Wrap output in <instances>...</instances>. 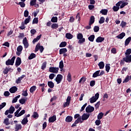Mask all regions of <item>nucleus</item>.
<instances>
[{
    "mask_svg": "<svg viewBox=\"0 0 131 131\" xmlns=\"http://www.w3.org/2000/svg\"><path fill=\"white\" fill-rule=\"evenodd\" d=\"M123 60L126 63H131V55H125V57L123 58Z\"/></svg>",
    "mask_w": 131,
    "mask_h": 131,
    "instance_id": "7",
    "label": "nucleus"
},
{
    "mask_svg": "<svg viewBox=\"0 0 131 131\" xmlns=\"http://www.w3.org/2000/svg\"><path fill=\"white\" fill-rule=\"evenodd\" d=\"M39 50L40 51V53H42V52H43V50H45L43 46H40V43L39 42L36 45L35 49V51L38 52Z\"/></svg>",
    "mask_w": 131,
    "mask_h": 131,
    "instance_id": "3",
    "label": "nucleus"
},
{
    "mask_svg": "<svg viewBox=\"0 0 131 131\" xmlns=\"http://www.w3.org/2000/svg\"><path fill=\"white\" fill-rule=\"evenodd\" d=\"M66 37L68 39H72V38H73V35H72L70 33H67L66 34Z\"/></svg>",
    "mask_w": 131,
    "mask_h": 131,
    "instance_id": "26",
    "label": "nucleus"
},
{
    "mask_svg": "<svg viewBox=\"0 0 131 131\" xmlns=\"http://www.w3.org/2000/svg\"><path fill=\"white\" fill-rule=\"evenodd\" d=\"M36 90V86H33L31 87L30 89V93H34V92H35V90Z\"/></svg>",
    "mask_w": 131,
    "mask_h": 131,
    "instance_id": "46",
    "label": "nucleus"
},
{
    "mask_svg": "<svg viewBox=\"0 0 131 131\" xmlns=\"http://www.w3.org/2000/svg\"><path fill=\"white\" fill-rule=\"evenodd\" d=\"M21 65V58L17 57L15 61V66H20Z\"/></svg>",
    "mask_w": 131,
    "mask_h": 131,
    "instance_id": "15",
    "label": "nucleus"
},
{
    "mask_svg": "<svg viewBox=\"0 0 131 131\" xmlns=\"http://www.w3.org/2000/svg\"><path fill=\"white\" fill-rule=\"evenodd\" d=\"M16 59V56H13L11 59H9L6 61V65L7 66H13L14 63H15V59Z\"/></svg>",
    "mask_w": 131,
    "mask_h": 131,
    "instance_id": "2",
    "label": "nucleus"
},
{
    "mask_svg": "<svg viewBox=\"0 0 131 131\" xmlns=\"http://www.w3.org/2000/svg\"><path fill=\"white\" fill-rule=\"evenodd\" d=\"M93 30L94 32H99V30H100V27L98 26H95L94 27Z\"/></svg>",
    "mask_w": 131,
    "mask_h": 131,
    "instance_id": "44",
    "label": "nucleus"
},
{
    "mask_svg": "<svg viewBox=\"0 0 131 131\" xmlns=\"http://www.w3.org/2000/svg\"><path fill=\"white\" fill-rule=\"evenodd\" d=\"M67 46V42L62 41L59 45V48H65Z\"/></svg>",
    "mask_w": 131,
    "mask_h": 131,
    "instance_id": "31",
    "label": "nucleus"
},
{
    "mask_svg": "<svg viewBox=\"0 0 131 131\" xmlns=\"http://www.w3.org/2000/svg\"><path fill=\"white\" fill-rule=\"evenodd\" d=\"M8 110L9 111L10 114H13L15 111V107L11 105Z\"/></svg>",
    "mask_w": 131,
    "mask_h": 131,
    "instance_id": "34",
    "label": "nucleus"
},
{
    "mask_svg": "<svg viewBox=\"0 0 131 131\" xmlns=\"http://www.w3.org/2000/svg\"><path fill=\"white\" fill-rule=\"evenodd\" d=\"M105 22V17L104 16H101L99 20V24H103Z\"/></svg>",
    "mask_w": 131,
    "mask_h": 131,
    "instance_id": "35",
    "label": "nucleus"
},
{
    "mask_svg": "<svg viewBox=\"0 0 131 131\" xmlns=\"http://www.w3.org/2000/svg\"><path fill=\"white\" fill-rule=\"evenodd\" d=\"M11 70H12L11 68L6 67L4 69L3 73L4 74H8V73H9V71H11Z\"/></svg>",
    "mask_w": 131,
    "mask_h": 131,
    "instance_id": "18",
    "label": "nucleus"
},
{
    "mask_svg": "<svg viewBox=\"0 0 131 131\" xmlns=\"http://www.w3.org/2000/svg\"><path fill=\"white\" fill-rule=\"evenodd\" d=\"M124 36H125V33L122 32L121 34H119L118 36H117V38H119V39H122Z\"/></svg>",
    "mask_w": 131,
    "mask_h": 131,
    "instance_id": "24",
    "label": "nucleus"
},
{
    "mask_svg": "<svg viewBox=\"0 0 131 131\" xmlns=\"http://www.w3.org/2000/svg\"><path fill=\"white\" fill-rule=\"evenodd\" d=\"M39 86L40 88H41V92H45V86H46V84L45 83L39 84Z\"/></svg>",
    "mask_w": 131,
    "mask_h": 131,
    "instance_id": "41",
    "label": "nucleus"
},
{
    "mask_svg": "<svg viewBox=\"0 0 131 131\" xmlns=\"http://www.w3.org/2000/svg\"><path fill=\"white\" fill-rule=\"evenodd\" d=\"M89 117H90V114H86L85 113H84L82 115V120L83 121L84 120H87V119H89Z\"/></svg>",
    "mask_w": 131,
    "mask_h": 131,
    "instance_id": "13",
    "label": "nucleus"
},
{
    "mask_svg": "<svg viewBox=\"0 0 131 131\" xmlns=\"http://www.w3.org/2000/svg\"><path fill=\"white\" fill-rule=\"evenodd\" d=\"M22 96H24V97H27V96H28L27 90H26L25 91H23Z\"/></svg>",
    "mask_w": 131,
    "mask_h": 131,
    "instance_id": "57",
    "label": "nucleus"
},
{
    "mask_svg": "<svg viewBox=\"0 0 131 131\" xmlns=\"http://www.w3.org/2000/svg\"><path fill=\"white\" fill-rule=\"evenodd\" d=\"M111 53H112V54H116V53H117V52L116 51V48H112L111 50Z\"/></svg>",
    "mask_w": 131,
    "mask_h": 131,
    "instance_id": "64",
    "label": "nucleus"
},
{
    "mask_svg": "<svg viewBox=\"0 0 131 131\" xmlns=\"http://www.w3.org/2000/svg\"><path fill=\"white\" fill-rule=\"evenodd\" d=\"M131 54V49H128L126 50V52L125 53V56L130 55Z\"/></svg>",
    "mask_w": 131,
    "mask_h": 131,
    "instance_id": "47",
    "label": "nucleus"
},
{
    "mask_svg": "<svg viewBox=\"0 0 131 131\" xmlns=\"http://www.w3.org/2000/svg\"><path fill=\"white\" fill-rule=\"evenodd\" d=\"M77 39H79L78 43L79 45H82V43L85 42V38H83V35H82V33H81L77 34Z\"/></svg>",
    "mask_w": 131,
    "mask_h": 131,
    "instance_id": "1",
    "label": "nucleus"
},
{
    "mask_svg": "<svg viewBox=\"0 0 131 131\" xmlns=\"http://www.w3.org/2000/svg\"><path fill=\"white\" fill-rule=\"evenodd\" d=\"M20 112L19 110H17L16 112L14 113V116L16 117H19V113Z\"/></svg>",
    "mask_w": 131,
    "mask_h": 131,
    "instance_id": "60",
    "label": "nucleus"
},
{
    "mask_svg": "<svg viewBox=\"0 0 131 131\" xmlns=\"http://www.w3.org/2000/svg\"><path fill=\"white\" fill-rule=\"evenodd\" d=\"M62 79H63V76L61 74H58L55 78V81H56L57 84H59L62 81Z\"/></svg>",
    "mask_w": 131,
    "mask_h": 131,
    "instance_id": "5",
    "label": "nucleus"
},
{
    "mask_svg": "<svg viewBox=\"0 0 131 131\" xmlns=\"http://www.w3.org/2000/svg\"><path fill=\"white\" fill-rule=\"evenodd\" d=\"M6 105H7L6 102L2 103V104H0V110H2V109H3V108L4 107H6Z\"/></svg>",
    "mask_w": 131,
    "mask_h": 131,
    "instance_id": "55",
    "label": "nucleus"
},
{
    "mask_svg": "<svg viewBox=\"0 0 131 131\" xmlns=\"http://www.w3.org/2000/svg\"><path fill=\"white\" fill-rule=\"evenodd\" d=\"M130 40H131L130 37H128L127 39H126V40L125 41V47H126V46H128V45H129V42H130Z\"/></svg>",
    "mask_w": 131,
    "mask_h": 131,
    "instance_id": "28",
    "label": "nucleus"
},
{
    "mask_svg": "<svg viewBox=\"0 0 131 131\" xmlns=\"http://www.w3.org/2000/svg\"><path fill=\"white\" fill-rule=\"evenodd\" d=\"M67 49L66 48H61L59 50V55H62V54H66L67 53Z\"/></svg>",
    "mask_w": 131,
    "mask_h": 131,
    "instance_id": "19",
    "label": "nucleus"
},
{
    "mask_svg": "<svg viewBox=\"0 0 131 131\" xmlns=\"http://www.w3.org/2000/svg\"><path fill=\"white\" fill-rule=\"evenodd\" d=\"M28 122V119L27 118V117H25L21 121V124H23V125H26Z\"/></svg>",
    "mask_w": 131,
    "mask_h": 131,
    "instance_id": "20",
    "label": "nucleus"
},
{
    "mask_svg": "<svg viewBox=\"0 0 131 131\" xmlns=\"http://www.w3.org/2000/svg\"><path fill=\"white\" fill-rule=\"evenodd\" d=\"M100 104H101L100 101L97 102V103L95 105V109L97 110L100 107Z\"/></svg>",
    "mask_w": 131,
    "mask_h": 131,
    "instance_id": "59",
    "label": "nucleus"
},
{
    "mask_svg": "<svg viewBox=\"0 0 131 131\" xmlns=\"http://www.w3.org/2000/svg\"><path fill=\"white\" fill-rule=\"evenodd\" d=\"M120 26L123 28L125 26H126V22H125L124 21H122L120 24Z\"/></svg>",
    "mask_w": 131,
    "mask_h": 131,
    "instance_id": "56",
    "label": "nucleus"
},
{
    "mask_svg": "<svg viewBox=\"0 0 131 131\" xmlns=\"http://www.w3.org/2000/svg\"><path fill=\"white\" fill-rule=\"evenodd\" d=\"M73 120V117L71 116H68L66 118V122H71Z\"/></svg>",
    "mask_w": 131,
    "mask_h": 131,
    "instance_id": "17",
    "label": "nucleus"
},
{
    "mask_svg": "<svg viewBox=\"0 0 131 131\" xmlns=\"http://www.w3.org/2000/svg\"><path fill=\"white\" fill-rule=\"evenodd\" d=\"M104 116V114L102 112L100 113L98 116H97V118L99 120H101L103 118V117Z\"/></svg>",
    "mask_w": 131,
    "mask_h": 131,
    "instance_id": "39",
    "label": "nucleus"
},
{
    "mask_svg": "<svg viewBox=\"0 0 131 131\" xmlns=\"http://www.w3.org/2000/svg\"><path fill=\"white\" fill-rule=\"evenodd\" d=\"M101 72V71L98 70L96 71L95 73H93L92 77L93 78H96V77H98V76H100L99 73Z\"/></svg>",
    "mask_w": 131,
    "mask_h": 131,
    "instance_id": "16",
    "label": "nucleus"
},
{
    "mask_svg": "<svg viewBox=\"0 0 131 131\" xmlns=\"http://www.w3.org/2000/svg\"><path fill=\"white\" fill-rule=\"evenodd\" d=\"M21 128H22V125L21 124H16L15 125V130H19V129H21Z\"/></svg>",
    "mask_w": 131,
    "mask_h": 131,
    "instance_id": "37",
    "label": "nucleus"
},
{
    "mask_svg": "<svg viewBox=\"0 0 131 131\" xmlns=\"http://www.w3.org/2000/svg\"><path fill=\"white\" fill-rule=\"evenodd\" d=\"M89 100L91 104H93V103H95V102L97 101V99L95 98V96H93Z\"/></svg>",
    "mask_w": 131,
    "mask_h": 131,
    "instance_id": "38",
    "label": "nucleus"
},
{
    "mask_svg": "<svg viewBox=\"0 0 131 131\" xmlns=\"http://www.w3.org/2000/svg\"><path fill=\"white\" fill-rule=\"evenodd\" d=\"M96 84V81L92 80L90 81V86H94Z\"/></svg>",
    "mask_w": 131,
    "mask_h": 131,
    "instance_id": "61",
    "label": "nucleus"
},
{
    "mask_svg": "<svg viewBox=\"0 0 131 131\" xmlns=\"http://www.w3.org/2000/svg\"><path fill=\"white\" fill-rule=\"evenodd\" d=\"M105 40V38L101 37V36H99L96 39V42H103Z\"/></svg>",
    "mask_w": 131,
    "mask_h": 131,
    "instance_id": "14",
    "label": "nucleus"
},
{
    "mask_svg": "<svg viewBox=\"0 0 131 131\" xmlns=\"http://www.w3.org/2000/svg\"><path fill=\"white\" fill-rule=\"evenodd\" d=\"M85 81H86V78L85 77L83 76L79 80V83H81V82H82V83H84V82H85Z\"/></svg>",
    "mask_w": 131,
    "mask_h": 131,
    "instance_id": "29",
    "label": "nucleus"
},
{
    "mask_svg": "<svg viewBox=\"0 0 131 131\" xmlns=\"http://www.w3.org/2000/svg\"><path fill=\"white\" fill-rule=\"evenodd\" d=\"M19 102L20 104H21V105H23L24 104H25V102H26V99L23 98V99H20L19 100Z\"/></svg>",
    "mask_w": 131,
    "mask_h": 131,
    "instance_id": "49",
    "label": "nucleus"
},
{
    "mask_svg": "<svg viewBox=\"0 0 131 131\" xmlns=\"http://www.w3.org/2000/svg\"><path fill=\"white\" fill-rule=\"evenodd\" d=\"M58 27H59V25H58V24H53L51 26V28L52 29H57Z\"/></svg>",
    "mask_w": 131,
    "mask_h": 131,
    "instance_id": "43",
    "label": "nucleus"
},
{
    "mask_svg": "<svg viewBox=\"0 0 131 131\" xmlns=\"http://www.w3.org/2000/svg\"><path fill=\"white\" fill-rule=\"evenodd\" d=\"M30 21H31V16H29L28 17V18L25 19V22L24 23V24L25 25H27V24H28V23H29V22H30Z\"/></svg>",
    "mask_w": 131,
    "mask_h": 131,
    "instance_id": "22",
    "label": "nucleus"
},
{
    "mask_svg": "<svg viewBox=\"0 0 131 131\" xmlns=\"http://www.w3.org/2000/svg\"><path fill=\"white\" fill-rule=\"evenodd\" d=\"M3 123H4L5 125H9L10 122L9 121V118L5 119Z\"/></svg>",
    "mask_w": 131,
    "mask_h": 131,
    "instance_id": "40",
    "label": "nucleus"
},
{
    "mask_svg": "<svg viewBox=\"0 0 131 131\" xmlns=\"http://www.w3.org/2000/svg\"><path fill=\"white\" fill-rule=\"evenodd\" d=\"M88 39L89 41H91L93 42L95 39V35H91L88 37Z\"/></svg>",
    "mask_w": 131,
    "mask_h": 131,
    "instance_id": "33",
    "label": "nucleus"
},
{
    "mask_svg": "<svg viewBox=\"0 0 131 131\" xmlns=\"http://www.w3.org/2000/svg\"><path fill=\"white\" fill-rule=\"evenodd\" d=\"M20 97H21L20 95H18L16 97H15L14 98H13V99L12 100V103H16L17 102V101H18V99H19V98H20Z\"/></svg>",
    "mask_w": 131,
    "mask_h": 131,
    "instance_id": "42",
    "label": "nucleus"
},
{
    "mask_svg": "<svg viewBox=\"0 0 131 131\" xmlns=\"http://www.w3.org/2000/svg\"><path fill=\"white\" fill-rule=\"evenodd\" d=\"M28 15H29V12L28 10H25L24 14V17L26 18L28 17Z\"/></svg>",
    "mask_w": 131,
    "mask_h": 131,
    "instance_id": "58",
    "label": "nucleus"
},
{
    "mask_svg": "<svg viewBox=\"0 0 131 131\" xmlns=\"http://www.w3.org/2000/svg\"><path fill=\"white\" fill-rule=\"evenodd\" d=\"M36 57V55L34 53H31V55L29 56L28 59L29 60H32L34 58Z\"/></svg>",
    "mask_w": 131,
    "mask_h": 131,
    "instance_id": "36",
    "label": "nucleus"
},
{
    "mask_svg": "<svg viewBox=\"0 0 131 131\" xmlns=\"http://www.w3.org/2000/svg\"><path fill=\"white\" fill-rule=\"evenodd\" d=\"M18 5L20 6L21 8H24L25 7V3L24 2H19Z\"/></svg>",
    "mask_w": 131,
    "mask_h": 131,
    "instance_id": "63",
    "label": "nucleus"
},
{
    "mask_svg": "<svg viewBox=\"0 0 131 131\" xmlns=\"http://www.w3.org/2000/svg\"><path fill=\"white\" fill-rule=\"evenodd\" d=\"M23 43L24 45L25 49H27L28 47H29V43H28V41H27V38L25 37L23 40Z\"/></svg>",
    "mask_w": 131,
    "mask_h": 131,
    "instance_id": "8",
    "label": "nucleus"
},
{
    "mask_svg": "<svg viewBox=\"0 0 131 131\" xmlns=\"http://www.w3.org/2000/svg\"><path fill=\"white\" fill-rule=\"evenodd\" d=\"M128 81H129V76L127 75L125 79L123 80V83H125V82H128Z\"/></svg>",
    "mask_w": 131,
    "mask_h": 131,
    "instance_id": "51",
    "label": "nucleus"
},
{
    "mask_svg": "<svg viewBox=\"0 0 131 131\" xmlns=\"http://www.w3.org/2000/svg\"><path fill=\"white\" fill-rule=\"evenodd\" d=\"M48 85L50 89H53L54 86H55V84L53 81H50L48 82Z\"/></svg>",
    "mask_w": 131,
    "mask_h": 131,
    "instance_id": "25",
    "label": "nucleus"
},
{
    "mask_svg": "<svg viewBox=\"0 0 131 131\" xmlns=\"http://www.w3.org/2000/svg\"><path fill=\"white\" fill-rule=\"evenodd\" d=\"M19 28H20V29H21V30H23V29H25V28H26L24 22L21 23V25L20 27H19Z\"/></svg>",
    "mask_w": 131,
    "mask_h": 131,
    "instance_id": "53",
    "label": "nucleus"
},
{
    "mask_svg": "<svg viewBox=\"0 0 131 131\" xmlns=\"http://www.w3.org/2000/svg\"><path fill=\"white\" fill-rule=\"evenodd\" d=\"M38 18L35 17L32 21V24H38Z\"/></svg>",
    "mask_w": 131,
    "mask_h": 131,
    "instance_id": "48",
    "label": "nucleus"
},
{
    "mask_svg": "<svg viewBox=\"0 0 131 131\" xmlns=\"http://www.w3.org/2000/svg\"><path fill=\"white\" fill-rule=\"evenodd\" d=\"M88 106V103H85L81 108V110H80V112H82L84 109H85V107Z\"/></svg>",
    "mask_w": 131,
    "mask_h": 131,
    "instance_id": "52",
    "label": "nucleus"
},
{
    "mask_svg": "<svg viewBox=\"0 0 131 131\" xmlns=\"http://www.w3.org/2000/svg\"><path fill=\"white\" fill-rule=\"evenodd\" d=\"M100 13L102 14V15H106L108 14V10L107 9H102L100 11Z\"/></svg>",
    "mask_w": 131,
    "mask_h": 131,
    "instance_id": "27",
    "label": "nucleus"
},
{
    "mask_svg": "<svg viewBox=\"0 0 131 131\" xmlns=\"http://www.w3.org/2000/svg\"><path fill=\"white\" fill-rule=\"evenodd\" d=\"M95 23V16L92 15L90 17V20L89 21V25H93Z\"/></svg>",
    "mask_w": 131,
    "mask_h": 131,
    "instance_id": "21",
    "label": "nucleus"
},
{
    "mask_svg": "<svg viewBox=\"0 0 131 131\" xmlns=\"http://www.w3.org/2000/svg\"><path fill=\"white\" fill-rule=\"evenodd\" d=\"M58 71L59 68L50 67L49 68V72H51L52 73H58Z\"/></svg>",
    "mask_w": 131,
    "mask_h": 131,
    "instance_id": "6",
    "label": "nucleus"
},
{
    "mask_svg": "<svg viewBox=\"0 0 131 131\" xmlns=\"http://www.w3.org/2000/svg\"><path fill=\"white\" fill-rule=\"evenodd\" d=\"M23 50V47H22V46H19L17 48V51L18 52H16L17 56H20V55H21V52H22Z\"/></svg>",
    "mask_w": 131,
    "mask_h": 131,
    "instance_id": "11",
    "label": "nucleus"
},
{
    "mask_svg": "<svg viewBox=\"0 0 131 131\" xmlns=\"http://www.w3.org/2000/svg\"><path fill=\"white\" fill-rule=\"evenodd\" d=\"M51 22L57 23L58 22V17L57 16H53L51 18Z\"/></svg>",
    "mask_w": 131,
    "mask_h": 131,
    "instance_id": "32",
    "label": "nucleus"
},
{
    "mask_svg": "<svg viewBox=\"0 0 131 131\" xmlns=\"http://www.w3.org/2000/svg\"><path fill=\"white\" fill-rule=\"evenodd\" d=\"M24 77H26V75H23L19 77L16 80L15 82L17 84L20 83L21 82V80L24 78Z\"/></svg>",
    "mask_w": 131,
    "mask_h": 131,
    "instance_id": "12",
    "label": "nucleus"
},
{
    "mask_svg": "<svg viewBox=\"0 0 131 131\" xmlns=\"http://www.w3.org/2000/svg\"><path fill=\"white\" fill-rule=\"evenodd\" d=\"M113 10L114 12H117L119 10V7L114 6L113 8Z\"/></svg>",
    "mask_w": 131,
    "mask_h": 131,
    "instance_id": "62",
    "label": "nucleus"
},
{
    "mask_svg": "<svg viewBox=\"0 0 131 131\" xmlns=\"http://www.w3.org/2000/svg\"><path fill=\"white\" fill-rule=\"evenodd\" d=\"M33 118H35V119H37L38 117H39V115H38V113L36 112H34L33 115L32 116Z\"/></svg>",
    "mask_w": 131,
    "mask_h": 131,
    "instance_id": "30",
    "label": "nucleus"
},
{
    "mask_svg": "<svg viewBox=\"0 0 131 131\" xmlns=\"http://www.w3.org/2000/svg\"><path fill=\"white\" fill-rule=\"evenodd\" d=\"M56 120H57V117L56 116V115H54L52 117H50L49 118V122L50 123H53L55 122V121H56Z\"/></svg>",
    "mask_w": 131,
    "mask_h": 131,
    "instance_id": "9",
    "label": "nucleus"
},
{
    "mask_svg": "<svg viewBox=\"0 0 131 131\" xmlns=\"http://www.w3.org/2000/svg\"><path fill=\"white\" fill-rule=\"evenodd\" d=\"M94 111L95 107L91 105H89L85 108V112L87 113H92V112H94Z\"/></svg>",
    "mask_w": 131,
    "mask_h": 131,
    "instance_id": "4",
    "label": "nucleus"
},
{
    "mask_svg": "<svg viewBox=\"0 0 131 131\" xmlns=\"http://www.w3.org/2000/svg\"><path fill=\"white\" fill-rule=\"evenodd\" d=\"M17 91H18V88L16 86H13L9 89V92L11 94H15Z\"/></svg>",
    "mask_w": 131,
    "mask_h": 131,
    "instance_id": "10",
    "label": "nucleus"
},
{
    "mask_svg": "<svg viewBox=\"0 0 131 131\" xmlns=\"http://www.w3.org/2000/svg\"><path fill=\"white\" fill-rule=\"evenodd\" d=\"M25 112H26V111H25V110L21 111L19 113L18 117H20V116H22V115L25 114Z\"/></svg>",
    "mask_w": 131,
    "mask_h": 131,
    "instance_id": "54",
    "label": "nucleus"
},
{
    "mask_svg": "<svg viewBox=\"0 0 131 131\" xmlns=\"http://www.w3.org/2000/svg\"><path fill=\"white\" fill-rule=\"evenodd\" d=\"M128 5V3L127 2H124L121 5H120V9H122L125 7V6H127Z\"/></svg>",
    "mask_w": 131,
    "mask_h": 131,
    "instance_id": "50",
    "label": "nucleus"
},
{
    "mask_svg": "<svg viewBox=\"0 0 131 131\" xmlns=\"http://www.w3.org/2000/svg\"><path fill=\"white\" fill-rule=\"evenodd\" d=\"M30 5V6H32V7L35 6L36 5V0H31Z\"/></svg>",
    "mask_w": 131,
    "mask_h": 131,
    "instance_id": "45",
    "label": "nucleus"
},
{
    "mask_svg": "<svg viewBox=\"0 0 131 131\" xmlns=\"http://www.w3.org/2000/svg\"><path fill=\"white\" fill-rule=\"evenodd\" d=\"M67 77L68 81L69 82H71V81H72V76L71 75V73H70V72L68 73Z\"/></svg>",
    "mask_w": 131,
    "mask_h": 131,
    "instance_id": "23",
    "label": "nucleus"
}]
</instances>
